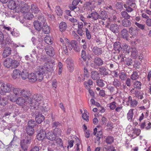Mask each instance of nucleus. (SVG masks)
Returning <instances> with one entry per match:
<instances>
[{
  "instance_id": "nucleus-18",
  "label": "nucleus",
  "mask_w": 151,
  "mask_h": 151,
  "mask_svg": "<svg viewBox=\"0 0 151 151\" xmlns=\"http://www.w3.org/2000/svg\"><path fill=\"white\" fill-rule=\"evenodd\" d=\"M99 19L105 20L108 17V15L106 12L104 10L101 11L98 13Z\"/></svg>"
},
{
  "instance_id": "nucleus-5",
  "label": "nucleus",
  "mask_w": 151,
  "mask_h": 151,
  "mask_svg": "<svg viewBox=\"0 0 151 151\" xmlns=\"http://www.w3.org/2000/svg\"><path fill=\"white\" fill-rule=\"evenodd\" d=\"M36 73L37 75L38 80L39 81H42L43 78V75L47 73L45 68L43 66H39Z\"/></svg>"
},
{
  "instance_id": "nucleus-58",
  "label": "nucleus",
  "mask_w": 151,
  "mask_h": 151,
  "mask_svg": "<svg viewBox=\"0 0 151 151\" xmlns=\"http://www.w3.org/2000/svg\"><path fill=\"white\" fill-rule=\"evenodd\" d=\"M124 6L126 9V11L128 12H131L133 10V8H131L129 5L127 6L126 4H124Z\"/></svg>"
},
{
  "instance_id": "nucleus-34",
  "label": "nucleus",
  "mask_w": 151,
  "mask_h": 151,
  "mask_svg": "<svg viewBox=\"0 0 151 151\" xmlns=\"http://www.w3.org/2000/svg\"><path fill=\"white\" fill-rule=\"evenodd\" d=\"M138 72L137 71H133L130 76L131 79L134 81L137 80L139 78Z\"/></svg>"
},
{
  "instance_id": "nucleus-55",
  "label": "nucleus",
  "mask_w": 151,
  "mask_h": 151,
  "mask_svg": "<svg viewBox=\"0 0 151 151\" xmlns=\"http://www.w3.org/2000/svg\"><path fill=\"white\" fill-rule=\"evenodd\" d=\"M81 56L83 60L84 61H85L87 59L86 52L83 50H82L81 51Z\"/></svg>"
},
{
  "instance_id": "nucleus-17",
  "label": "nucleus",
  "mask_w": 151,
  "mask_h": 151,
  "mask_svg": "<svg viewBox=\"0 0 151 151\" xmlns=\"http://www.w3.org/2000/svg\"><path fill=\"white\" fill-rule=\"evenodd\" d=\"M22 91L23 89L18 88H14L12 90L15 96H21Z\"/></svg>"
},
{
  "instance_id": "nucleus-57",
  "label": "nucleus",
  "mask_w": 151,
  "mask_h": 151,
  "mask_svg": "<svg viewBox=\"0 0 151 151\" xmlns=\"http://www.w3.org/2000/svg\"><path fill=\"white\" fill-rule=\"evenodd\" d=\"M133 64L132 60L131 58H126L125 65L128 66L131 65Z\"/></svg>"
},
{
  "instance_id": "nucleus-4",
  "label": "nucleus",
  "mask_w": 151,
  "mask_h": 151,
  "mask_svg": "<svg viewBox=\"0 0 151 151\" xmlns=\"http://www.w3.org/2000/svg\"><path fill=\"white\" fill-rule=\"evenodd\" d=\"M12 87V85L9 83H3L1 86V95H4L6 93L9 92L11 91Z\"/></svg>"
},
{
  "instance_id": "nucleus-21",
  "label": "nucleus",
  "mask_w": 151,
  "mask_h": 151,
  "mask_svg": "<svg viewBox=\"0 0 151 151\" xmlns=\"http://www.w3.org/2000/svg\"><path fill=\"white\" fill-rule=\"evenodd\" d=\"M31 11L33 13L36 14L35 16H37L36 14H38L40 12V10L37 5L35 4H32L31 5L30 9Z\"/></svg>"
},
{
  "instance_id": "nucleus-6",
  "label": "nucleus",
  "mask_w": 151,
  "mask_h": 151,
  "mask_svg": "<svg viewBox=\"0 0 151 151\" xmlns=\"http://www.w3.org/2000/svg\"><path fill=\"white\" fill-rule=\"evenodd\" d=\"M33 108L36 110H41L43 112L47 111L49 110V106L47 104H42V103H41V104L39 105V106H34Z\"/></svg>"
},
{
  "instance_id": "nucleus-37",
  "label": "nucleus",
  "mask_w": 151,
  "mask_h": 151,
  "mask_svg": "<svg viewBox=\"0 0 151 151\" xmlns=\"http://www.w3.org/2000/svg\"><path fill=\"white\" fill-rule=\"evenodd\" d=\"M113 84L117 89L120 88L121 86V83L119 80L116 79H114Z\"/></svg>"
},
{
  "instance_id": "nucleus-56",
  "label": "nucleus",
  "mask_w": 151,
  "mask_h": 151,
  "mask_svg": "<svg viewBox=\"0 0 151 151\" xmlns=\"http://www.w3.org/2000/svg\"><path fill=\"white\" fill-rule=\"evenodd\" d=\"M7 103L8 101L7 99L6 98H3L1 100L0 105L2 106H6Z\"/></svg>"
},
{
  "instance_id": "nucleus-30",
  "label": "nucleus",
  "mask_w": 151,
  "mask_h": 151,
  "mask_svg": "<svg viewBox=\"0 0 151 151\" xmlns=\"http://www.w3.org/2000/svg\"><path fill=\"white\" fill-rule=\"evenodd\" d=\"M122 24L123 26L128 27L131 25L132 23L130 20L128 19H124L122 21Z\"/></svg>"
},
{
  "instance_id": "nucleus-33",
  "label": "nucleus",
  "mask_w": 151,
  "mask_h": 151,
  "mask_svg": "<svg viewBox=\"0 0 151 151\" xmlns=\"http://www.w3.org/2000/svg\"><path fill=\"white\" fill-rule=\"evenodd\" d=\"M88 18H91L93 19L94 20H97L99 19L98 13L94 12L91 13L90 15L88 17Z\"/></svg>"
},
{
  "instance_id": "nucleus-42",
  "label": "nucleus",
  "mask_w": 151,
  "mask_h": 151,
  "mask_svg": "<svg viewBox=\"0 0 151 151\" xmlns=\"http://www.w3.org/2000/svg\"><path fill=\"white\" fill-rule=\"evenodd\" d=\"M28 72L25 70H23L21 73V76L22 79L25 80L27 78H28Z\"/></svg>"
},
{
  "instance_id": "nucleus-20",
  "label": "nucleus",
  "mask_w": 151,
  "mask_h": 151,
  "mask_svg": "<svg viewBox=\"0 0 151 151\" xmlns=\"http://www.w3.org/2000/svg\"><path fill=\"white\" fill-rule=\"evenodd\" d=\"M26 130L27 134L28 135L27 136H30V137L32 138L34 133V129L27 126Z\"/></svg>"
},
{
  "instance_id": "nucleus-2",
  "label": "nucleus",
  "mask_w": 151,
  "mask_h": 151,
  "mask_svg": "<svg viewBox=\"0 0 151 151\" xmlns=\"http://www.w3.org/2000/svg\"><path fill=\"white\" fill-rule=\"evenodd\" d=\"M32 138L30 136H25L20 142L21 147L23 151H27L29 145L31 143Z\"/></svg>"
},
{
  "instance_id": "nucleus-14",
  "label": "nucleus",
  "mask_w": 151,
  "mask_h": 151,
  "mask_svg": "<svg viewBox=\"0 0 151 151\" xmlns=\"http://www.w3.org/2000/svg\"><path fill=\"white\" fill-rule=\"evenodd\" d=\"M22 93L21 96H22L25 98H27L28 99H29V98H31V92L29 90L23 89V91Z\"/></svg>"
},
{
  "instance_id": "nucleus-31",
  "label": "nucleus",
  "mask_w": 151,
  "mask_h": 151,
  "mask_svg": "<svg viewBox=\"0 0 151 151\" xmlns=\"http://www.w3.org/2000/svg\"><path fill=\"white\" fill-rule=\"evenodd\" d=\"M133 109H130L129 110V112L127 114V119L129 121L131 122L133 120Z\"/></svg>"
},
{
  "instance_id": "nucleus-46",
  "label": "nucleus",
  "mask_w": 151,
  "mask_h": 151,
  "mask_svg": "<svg viewBox=\"0 0 151 151\" xmlns=\"http://www.w3.org/2000/svg\"><path fill=\"white\" fill-rule=\"evenodd\" d=\"M54 133L55 134L56 137H58L61 135L62 131L61 129L58 128H56L54 130Z\"/></svg>"
},
{
  "instance_id": "nucleus-1",
  "label": "nucleus",
  "mask_w": 151,
  "mask_h": 151,
  "mask_svg": "<svg viewBox=\"0 0 151 151\" xmlns=\"http://www.w3.org/2000/svg\"><path fill=\"white\" fill-rule=\"evenodd\" d=\"M32 99L34 100H31L29 102L31 109H33V107L39 106L41 104V101L42 99V96L40 94H35L32 96Z\"/></svg>"
},
{
  "instance_id": "nucleus-47",
  "label": "nucleus",
  "mask_w": 151,
  "mask_h": 151,
  "mask_svg": "<svg viewBox=\"0 0 151 151\" xmlns=\"http://www.w3.org/2000/svg\"><path fill=\"white\" fill-rule=\"evenodd\" d=\"M114 138L111 136H107L106 139V142L108 144H111L114 142Z\"/></svg>"
},
{
  "instance_id": "nucleus-15",
  "label": "nucleus",
  "mask_w": 151,
  "mask_h": 151,
  "mask_svg": "<svg viewBox=\"0 0 151 151\" xmlns=\"http://www.w3.org/2000/svg\"><path fill=\"white\" fill-rule=\"evenodd\" d=\"M28 78L30 82H34L37 80L39 81L37 75L33 73H30L28 75Z\"/></svg>"
},
{
  "instance_id": "nucleus-41",
  "label": "nucleus",
  "mask_w": 151,
  "mask_h": 151,
  "mask_svg": "<svg viewBox=\"0 0 151 151\" xmlns=\"http://www.w3.org/2000/svg\"><path fill=\"white\" fill-rule=\"evenodd\" d=\"M16 102L18 104L22 106L24 104L26 101L25 99L22 97H19L17 100Z\"/></svg>"
},
{
  "instance_id": "nucleus-54",
  "label": "nucleus",
  "mask_w": 151,
  "mask_h": 151,
  "mask_svg": "<svg viewBox=\"0 0 151 151\" xmlns=\"http://www.w3.org/2000/svg\"><path fill=\"white\" fill-rule=\"evenodd\" d=\"M97 132V129L96 128H95L94 129L93 134L95 135H97V136L102 137V132L101 130L99 131L98 133L96 134Z\"/></svg>"
},
{
  "instance_id": "nucleus-22",
  "label": "nucleus",
  "mask_w": 151,
  "mask_h": 151,
  "mask_svg": "<svg viewBox=\"0 0 151 151\" xmlns=\"http://www.w3.org/2000/svg\"><path fill=\"white\" fill-rule=\"evenodd\" d=\"M110 29L114 33H117L119 31V27L116 24H112L110 26Z\"/></svg>"
},
{
  "instance_id": "nucleus-23",
  "label": "nucleus",
  "mask_w": 151,
  "mask_h": 151,
  "mask_svg": "<svg viewBox=\"0 0 151 151\" xmlns=\"http://www.w3.org/2000/svg\"><path fill=\"white\" fill-rule=\"evenodd\" d=\"M92 51L94 54L96 55H100L102 53L101 48L97 46L94 47L93 48Z\"/></svg>"
},
{
  "instance_id": "nucleus-26",
  "label": "nucleus",
  "mask_w": 151,
  "mask_h": 151,
  "mask_svg": "<svg viewBox=\"0 0 151 151\" xmlns=\"http://www.w3.org/2000/svg\"><path fill=\"white\" fill-rule=\"evenodd\" d=\"M99 72L100 74L104 76L107 75L108 74V72L104 67H101L99 68Z\"/></svg>"
},
{
  "instance_id": "nucleus-50",
  "label": "nucleus",
  "mask_w": 151,
  "mask_h": 151,
  "mask_svg": "<svg viewBox=\"0 0 151 151\" xmlns=\"http://www.w3.org/2000/svg\"><path fill=\"white\" fill-rule=\"evenodd\" d=\"M105 83V81L102 79H99V80H97V81H96L97 85L101 87L104 86Z\"/></svg>"
},
{
  "instance_id": "nucleus-44",
  "label": "nucleus",
  "mask_w": 151,
  "mask_h": 151,
  "mask_svg": "<svg viewBox=\"0 0 151 151\" xmlns=\"http://www.w3.org/2000/svg\"><path fill=\"white\" fill-rule=\"evenodd\" d=\"M133 85L134 87L139 90L141 88L142 83L140 81H136L134 82Z\"/></svg>"
},
{
  "instance_id": "nucleus-28",
  "label": "nucleus",
  "mask_w": 151,
  "mask_h": 151,
  "mask_svg": "<svg viewBox=\"0 0 151 151\" xmlns=\"http://www.w3.org/2000/svg\"><path fill=\"white\" fill-rule=\"evenodd\" d=\"M12 59L7 58L5 59L4 62V65L6 67L9 68L11 66Z\"/></svg>"
},
{
  "instance_id": "nucleus-43",
  "label": "nucleus",
  "mask_w": 151,
  "mask_h": 151,
  "mask_svg": "<svg viewBox=\"0 0 151 151\" xmlns=\"http://www.w3.org/2000/svg\"><path fill=\"white\" fill-rule=\"evenodd\" d=\"M19 62L16 60H13L12 59L11 66L12 68H15L18 67L19 65Z\"/></svg>"
},
{
  "instance_id": "nucleus-25",
  "label": "nucleus",
  "mask_w": 151,
  "mask_h": 151,
  "mask_svg": "<svg viewBox=\"0 0 151 151\" xmlns=\"http://www.w3.org/2000/svg\"><path fill=\"white\" fill-rule=\"evenodd\" d=\"M55 134L52 132H48L46 134V137L49 140L52 141L54 140L56 137Z\"/></svg>"
},
{
  "instance_id": "nucleus-45",
  "label": "nucleus",
  "mask_w": 151,
  "mask_h": 151,
  "mask_svg": "<svg viewBox=\"0 0 151 151\" xmlns=\"http://www.w3.org/2000/svg\"><path fill=\"white\" fill-rule=\"evenodd\" d=\"M23 16L26 19H30L33 17L34 16L30 12H29L26 14H23Z\"/></svg>"
},
{
  "instance_id": "nucleus-48",
  "label": "nucleus",
  "mask_w": 151,
  "mask_h": 151,
  "mask_svg": "<svg viewBox=\"0 0 151 151\" xmlns=\"http://www.w3.org/2000/svg\"><path fill=\"white\" fill-rule=\"evenodd\" d=\"M36 125V122L34 120H31L28 122L27 126L34 128Z\"/></svg>"
},
{
  "instance_id": "nucleus-9",
  "label": "nucleus",
  "mask_w": 151,
  "mask_h": 151,
  "mask_svg": "<svg viewBox=\"0 0 151 151\" xmlns=\"http://www.w3.org/2000/svg\"><path fill=\"white\" fill-rule=\"evenodd\" d=\"M67 67L68 70L70 72H72L74 69V63L73 60L68 58L66 60Z\"/></svg>"
},
{
  "instance_id": "nucleus-38",
  "label": "nucleus",
  "mask_w": 151,
  "mask_h": 151,
  "mask_svg": "<svg viewBox=\"0 0 151 151\" xmlns=\"http://www.w3.org/2000/svg\"><path fill=\"white\" fill-rule=\"evenodd\" d=\"M30 9V7L27 5H26L22 7L21 9V12L24 14L29 12Z\"/></svg>"
},
{
  "instance_id": "nucleus-3",
  "label": "nucleus",
  "mask_w": 151,
  "mask_h": 151,
  "mask_svg": "<svg viewBox=\"0 0 151 151\" xmlns=\"http://www.w3.org/2000/svg\"><path fill=\"white\" fill-rule=\"evenodd\" d=\"M46 19L42 15L39 16L38 17V20L35 21L34 22V26L36 30H41L43 24L46 23Z\"/></svg>"
},
{
  "instance_id": "nucleus-49",
  "label": "nucleus",
  "mask_w": 151,
  "mask_h": 151,
  "mask_svg": "<svg viewBox=\"0 0 151 151\" xmlns=\"http://www.w3.org/2000/svg\"><path fill=\"white\" fill-rule=\"evenodd\" d=\"M122 49L126 52L129 53L130 50V47L127 44L124 43L122 45Z\"/></svg>"
},
{
  "instance_id": "nucleus-64",
  "label": "nucleus",
  "mask_w": 151,
  "mask_h": 151,
  "mask_svg": "<svg viewBox=\"0 0 151 151\" xmlns=\"http://www.w3.org/2000/svg\"><path fill=\"white\" fill-rule=\"evenodd\" d=\"M55 144H52L48 147V151H53L55 150Z\"/></svg>"
},
{
  "instance_id": "nucleus-62",
  "label": "nucleus",
  "mask_w": 151,
  "mask_h": 151,
  "mask_svg": "<svg viewBox=\"0 0 151 151\" xmlns=\"http://www.w3.org/2000/svg\"><path fill=\"white\" fill-rule=\"evenodd\" d=\"M135 24L141 30L144 29L145 26V24H141L137 22H135Z\"/></svg>"
},
{
  "instance_id": "nucleus-60",
  "label": "nucleus",
  "mask_w": 151,
  "mask_h": 151,
  "mask_svg": "<svg viewBox=\"0 0 151 151\" xmlns=\"http://www.w3.org/2000/svg\"><path fill=\"white\" fill-rule=\"evenodd\" d=\"M109 107L111 110L114 109L116 107V103L114 101L109 104Z\"/></svg>"
},
{
  "instance_id": "nucleus-52",
  "label": "nucleus",
  "mask_w": 151,
  "mask_h": 151,
  "mask_svg": "<svg viewBox=\"0 0 151 151\" xmlns=\"http://www.w3.org/2000/svg\"><path fill=\"white\" fill-rule=\"evenodd\" d=\"M121 15L125 19H128L130 18V16L126 11H122L121 13Z\"/></svg>"
},
{
  "instance_id": "nucleus-8",
  "label": "nucleus",
  "mask_w": 151,
  "mask_h": 151,
  "mask_svg": "<svg viewBox=\"0 0 151 151\" xmlns=\"http://www.w3.org/2000/svg\"><path fill=\"white\" fill-rule=\"evenodd\" d=\"M44 49L47 54L49 56L52 57L55 55L54 50L52 47L50 46H47Z\"/></svg>"
},
{
  "instance_id": "nucleus-13",
  "label": "nucleus",
  "mask_w": 151,
  "mask_h": 151,
  "mask_svg": "<svg viewBox=\"0 0 151 151\" xmlns=\"http://www.w3.org/2000/svg\"><path fill=\"white\" fill-rule=\"evenodd\" d=\"M91 78L94 80H97L100 78L99 73L96 70L92 71L91 72Z\"/></svg>"
},
{
  "instance_id": "nucleus-35",
  "label": "nucleus",
  "mask_w": 151,
  "mask_h": 151,
  "mask_svg": "<svg viewBox=\"0 0 151 151\" xmlns=\"http://www.w3.org/2000/svg\"><path fill=\"white\" fill-rule=\"evenodd\" d=\"M67 27V25L65 22H62L59 24V29L61 32L65 31Z\"/></svg>"
},
{
  "instance_id": "nucleus-16",
  "label": "nucleus",
  "mask_w": 151,
  "mask_h": 151,
  "mask_svg": "<svg viewBox=\"0 0 151 151\" xmlns=\"http://www.w3.org/2000/svg\"><path fill=\"white\" fill-rule=\"evenodd\" d=\"M129 34L132 35L131 37L134 38L138 34V31L137 28L131 27L129 28Z\"/></svg>"
},
{
  "instance_id": "nucleus-11",
  "label": "nucleus",
  "mask_w": 151,
  "mask_h": 151,
  "mask_svg": "<svg viewBox=\"0 0 151 151\" xmlns=\"http://www.w3.org/2000/svg\"><path fill=\"white\" fill-rule=\"evenodd\" d=\"M35 112H37L36 114L35 120L38 123L40 124L44 120V117L38 111Z\"/></svg>"
},
{
  "instance_id": "nucleus-61",
  "label": "nucleus",
  "mask_w": 151,
  "mask_h": 151,
  "mask_svg": "<svg viewBox=\"0 0 151 151\" xmlns=\"http://www.w3.org/2000/svg\"><path fill=\"white\" fill-rule=\"evenodd\" d=\"M82 118L83 119L86 121L87 122H88L89 120V116L87 115L86 113H84L82 114Z\"/></svg>"
},
{
  "instance_id": "nucleus-32",
  "label": "nucleus",
  "mask_w": 151,
  "mask_h": 151,
  "mask_svg": "<svg viewBox=\"0 0 151 151\" xmlns=\"http://www.w3.org/2000/svg\"><path fill=\"white\" fill-rule=\"evenodd\" d=\"M20 71L18 69H15L14 70L12 74V78L14 79H16L20 76Z\"/></svg>"
},
{
  "instance_id": "nucleus-36",
  "label": "nucleus",
  "mask_w": 151,
  "mask_h": 151,
  "mask_svg": "<svg viewBox=\"0 0 151 151\" xmlns=\"http://www.w3.org/2000/svg\"><path fill=\"white\" fill-rule=\"evenodd\" d=\"M47 24V23H45L44 24H43L42 28L43 32L45 34H48L50 31L49 27Z\"/></svg>"
},
{
  "instance_id": "nucleus-63",
  "label": "nucleus",
  "mask_w": 151,
  "mask_h": 151,
  "mask_svg": "<svg viewBox=\"0 0 151 151\" xmlns=\"http://www.w3.org/2000/svg\"><path fill=\"white\" fill-rule=\"evenodd\" d=\"M123 3L120 2H117L116 4V7L117 9H121L123 8Z\"/></svg>"
},
{
  "instance_id": "nucleus-7",
  "label": "nucleus",
  "mask_w": 151,
  "mask_h": 151,
  "mask_svg": "<svg viewBox=\"0 0 151 151\" xmlns=\"http://www.w3.org/2000/svg\"><path fill=\"white\" fill-rule=\"evenodd\" d=\"M55 64L51 61L47 62L44 64V67L45 68L47 72H52L53 70V67Z\"/></svg>"
},
{
  "instance_id": "nucleus-24",
  "label": "nucleus",
  "mask_w": 151,
  "mask_h": 151,
  "mask_svg": "<svg viewBox=\"0 0 151 151\" xmlns=\"http://www.w3.org/2000/svg\"><path fill=\"white\" fill-rule=\"evenodd\" d=\"M131 52V56L134 58L136 59L137 56L138 52L136 48L134 47H132L130 49L129 52Z\"/></svg>"
},
{
  "instance_id": "nucleus-27",
  "label": "nucleus",
  "mask_w": 151,
  "mask_h": 151,
  "mask_svg": "<svg viewBox=\"0 0 151 151\" xmlns=\"http://www.w3.org/2000/svg\"><path fill=\"white\" fill-rule=\"evenodd\" d=\"M114 49L116 51L119 52L122 49L120 43L119 42H115L114 44Z\"/></svg>"
},
{
  "instance_id": "nucleus-29",
  "label": "nucleus",
  "mask_w": 151,
  "mask_h": 151,
  "mask_svg": "<svg viewBox=\"0 0 151 151\" xmlns=\"http://www.w3.org/2000/svg\"><path fill=\"white\" fill-rule=\"evenodd\" d=\"M8 8L11 10L14 9L16 8V4L14 1L12 0H10L8 5Z\"/></svg>"
},
{
  "instance_id": "nucleus-59",
  "label": "nucleus",
  "mask_w": 151,
  "mask_h": 151,
  "mask_svg": "<svg viewBox=\"0 0 151 151\" xmlns=\"http://www.w3.org/2000/svg\"><path fill=\"white\" fill-rule=\"evenodd\" d=\"M45 41L46 43L48 44H50L52 43V41L50 37L48 36H46L45 37Z\"/></svg>"
},
{
  "instance_id": "nucleus-10",
  "label": "nucleus",
  "mask_w": 151,
  "mask_h": 151,
  "mask_svg": "<svg viewBox=\"0 0 151 151\" xmlns=\"http://www.w3.org/2000/svg\"><path fill=\"white\" fill-rule=\"evenodd\" d=\"M11 48L9 47H6L3 50L2 56L3 58H6L11 54Z\"/></svg>"
},
{
  "instance_id": "nucleus-51",
  "label": "nucleus",
  "mask_w": 151,
  "mask_h": 151,
  "mask_svg": "<svg viewBox=\"0 0 151 151\" xmlns=\"http://www.w3.org/2000/svg\"><path fill=\"white\" fill-rule=\"evenodd\" d=\"M56 12L58 16H61L63 14L62 10L61 9L60 7L59 6H57L56 7Z\"/></svg>"
},
{
  "instance_id": "nucleus-40",
  "label": "nucleus",
  "mask_w": 151,
  "mask_h": 151,
  "mask_svg": "<svg viewBox=\"0 0 151 151\" xmlns=\"http://www.w3.org/2000/svg\"><path fill=\"white\" fill-rule=\"evenodd\" d=\"M141 132V130L139 129H134L133 130V134L131 137L134 138L136 137L139 136Z\"/></svg>"
},
{
  "instance_id": "nucleus-39",
  "label": "nucleus",
  "mask_w": 151,
  "mask_h": 151,
  "mask_svg": "<svg viewBox=\"0 0 151 151\" xmlns=\"http://www.w3.org/2000/svg\"><path fill=\"white\" fill-rule=\"evenodd\" d=\"M121 35L123 38L127 39L129 37L128 31L126 29H123L121 31Z\"/></svg>"
},
{
  "instance_id": "nucleus-12",
  "label": "nucleus",
  "mask_w": 151,
  "mask_h": 151,
  "mask_svg": "<svg viewBox=\"0 0 151 151\" xmlns=\"http://www.w3.org/2000/svg\"><path fill=\"white\" fill-rule=\"evenodd\" d=\"M46 136V132L42 129H41L37 136V138L39 140H42Z\"/></svg>"
},
{
  "instance_id": "nucleus-19",
  "label": "nucleus",
  "mask_w": 151,
  "mask_h": 151,
  "mask_svg": "<svg viewBox=\"0 0 151 151\" xmlns=\"http://www.w3.org/2000/svg\"><path fill=\"white\" fill-rule=\"evenodd\" d=\"M94 63L98 66H101L104 63L103 60L99 57L96 56L94 60Z\"/></svg>"
},
{
  "instance_id": "nucleus-53",
  "label": "nucleus",
  "mask_w": 151,
  "mask_h": 151,
  "mask_svg": "<svg viewBox=\"0 0 151 151\" xmlns=\"http://www.w3.org/2000/svg\"><path fill=\"white\" fill-rule=\"evenodd\" d=\"M119 78L122 81H124L127 78V75L124 72H121L120 73Z\"/></svg>"
}]
</instances>
